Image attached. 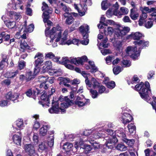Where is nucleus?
Listing matches in <instances>:
<instances>
[{
    "instance_id": "1",
    "label": "nucleus",
    "mask_w": 156,
    "mask_h": 156,
    "mask_svg": "<svg viewBox=\"0 0 156 156\" xmlns=\"http://www.w3.org/2000/svg\"><path fill=\"white\" fill-rule=\"evenodd\" d=\"M45 32L46 37V44L48 45L52 44L53 47L57 46V42H59L60 44L67 45L72 44L78 45L79 42V40L76 39H74L72 41L70 39L68 40V30L66 29L63 31V28L58 24L53 27L50 31L47 29Z\"/></svg>"
},
{
    "instance_id": "2",
    "label": "nucleus",
    "mask_w": 156,
    "mask_h": 156,
    "mask_svg": "<svg viewBox=\"0 0 156 156\" xmlns=\"http://www.w3.org/2000/svg\"><path fill=\"white\" fill-rule=\"evenodd\" d=\"M72 103L71 101L70 100L63 103L60 100L55 101L53 100L52 102V107L48 109V111L51 114H58L60 112L64 113L66 112L65 109Z\"/></svg>"
},
{
    "instance_id": "3",
    "label": "nucleus",
    "mask_w": 156,
    "mask_h": 156,
    "mask_svg": "<svg viewBox=\"0 0 156 156\" xmlns=\"http://www.w3.org/2000/svg\"><path fill=\"white\" fill-rule=\"evenodd\" d=\"M136 90L139 91V93L141 98L146 101L149 99L148 94L151 93L150 85L148 82H145L144 84L141 82L140 83L136 84L135 88Z\"/></svg>"
},
{
    "instance_id": "4",
    "label": "nucleus",
    "mask_w": 156,
    "mask_h": 156,
    "mask_svg": "<svg viewBox=\"0 0 156 156\" xmlns=\"http://www.w3.org/2000/svg\"><path fill=\"white\" fill-rule=\"evenodd\" d=\"M42 4V10L44 11L43 13V21L45 23V25L46 27L45 31L48 27V31H50V30H49L50 27L52 24V23L51 21L49 20H48L49 17V14L52 13V9L49 8L47 4L44 2H43Z\"/></svg>"
},
{
    "instance_id": "5",
    "label": "nucleus",
    "mask_w": 156,
    "mask_h": 156,
    "mask_svg": "<svg viewBox=\"0 0 156 156\" xmlns=\"http://www.w3.org/2000/svg\"><path fill=\"white\" fill-rule=\"evenodd\" d=\"M137 48L136 46L135 47L129 46L127 47L126 50V55L122 54L123 57H126L128 56H130L133 59H137L140 55V50H137Z\"/></svg>"
},
{
    "instance_id": "6",
    "label": "nucleus",
    "mask_w": 156,
    "mask_h": 156,
    "mask_svg": "<svg viewBox=\"0 0 156 156\" xmlns=\"http://www.w3.org/2000/svg\"><path fill=\"white\" fill-rule=\"evenodd\" d=\"M89 26L86 24H83L79 27V30L82 34L83 40L81 41V43L83 45H87L89 42L88 37Z\"/></svg>"
},
{
    "instance_id": "7",
    "label": "nucleus",
    "mask_w": 156,
    "mask_h": 156,
    "mask_svg": "<svg viewBox=\"0 0 156 156\" xmlns=\"http://www.w3.org/2000/svg\"><path fill=\"white\" fill-rule=\"evenodd\" d=\"M108 134L110 135V137L106 143V146L108 148L112 149L115 144L118 142V140L116 137L112 136L114 134L113 131L111 129H107L105 130Z\"/></svg>"
},
{
    "instance_id": "8",
    "label": "nucleus",
    "mask_w": 156,
    "mask_h": 156,
    "mask_svg": "<svg viewBox=\"0 0 156 156\" xmlns=\"http://www.w3.org/2000/svg\"><path fill=\"white\" fill-rule=\"evenodd\" d=\"M124 130L123 128L120 129H119L115 131V134L116 135L122 138V140L126 144L129 146H132L135 142V140L133 139H128L126 137V134L124 133Z\"/></svg>"
},
{
    "instance_id": "9",
    "label": "nucleus",
    "mask_w": 156,
    "mask_h": 156,
    "mask_svg": "<svg viewBox=\"0 0 156 156\" xmlns=\"http://www.w3.org/2000/svg\"><path fill=\"white\" fill-rule=\"evenodd\" d=\"M37 58L34 62V65L35 66V72L38 73L40 71V68L41 64L43 63L44 61V55L42 53L38 52L37 53L34 58Z\"/></svg>"
},
{
    "instance_id": "10",
    "label": "nucleus",
    "mask_w": 156,
    "mask_h": 156,
    "mask_svg": "<svg viewBox=\"0 0 156 156\" xmlns=\"http://www.w3.org/2000/svg\"><path fill=\"white\" fill-rule=\"evenodd\" d=\"M83 139L81 138L80 139V141H77L75 142L74 146L75 147L77 150L79 147L84 150L85 153H88L92 149V148L89 145L84 144H83ZM84 140V141H85Z\"/></svg>"
},
{
    "instance_id": "11",
    "label": "nucleus",
    "mask_w": 156,
    "mask_h": 156,
    "mask_svg": "<svg viewBox=\"0 0 156 156\" xmlns=\"http://www.w3.org/2000/svg\"><path fill=\"white\" fill-rule=\"evenodd\" d=\"M23 149L30 156H37L34 145L32 144H25L24 146Z\"/></svg>"
},
{
    "instance_id": "12",
    "label": "nucleus",
    "mask_w": 156,
    "mask_h": 156,
    "mask_svg": "<svg viewBox=\"0 0 156 156\" xmlns=\"http://www.w3.org/2000/svg\"><path fill=\"white\" fill-rule=\"evenodd\" d=\"M23 2L21 0H11V3L9 4V6L14 10L18 9L23 10L24 7Z\"/></svg>"
},
{
    "instance_id": "13",
    "label": "nucleus",
    "mask_w": 156,
    "mask_h": 156,
    "mask_svg": "<svg viewBox=\"0 0 156 156\" xmlns=\"http://www.w3.org/2000/svg\"><path fill=\"white\" fill-rule=\"evenodd\" d=\"M129 30L130 28L128 27H119V29L117 30L115 34L119 38H121Z\"/></svg>"
},
{
    "instance_id": "14",
    "label": "nucleus",
    "mask_w": 156,
    "mask_h": 156,
    "mask_svg": "<svg viewBox=\"0 0 156 156\" xmlns=\"http://www.w3.org/2000/svg\"><path fill=\"white\" fill-rule=\"evenodd\" d=\"M75 103L79 107H81L89 104L90 100L89 99H86L84 98L78 96L75 101Z\"/></svg>"
},
{
    "instance_id": "15",
    "label": "nucleus",
    "mask_w": 156,
    "mask_h": 156,
    "mask_svg": "<svg viewBox=\"0 0 156 156\" xmlns=\"http://www.w3.org/2000/svg\"><path fill=\"white\" fill-rule=\"evenodd\" d=\"M131 115L126 112H122L120 119L123 124H126L130 122L132 120Z\"/></svg>"
},
{
    "instance_id": "16",
    "label": "nucleus",
    "mask_w": 156,
    "mask_h": 156,
    "mask_svg": "<svg viewBox=\"0 0 156 156\" xmlns=\"http://www.w3.org/2000/svg\"><path fill=\"white\" fill-rule=\"evenodd\" d=\"M41 101H39V103L43 107H48L50 103L49 97H47L46 94L44 93L41 95Z\"/></svg>"
},
{
    "instance_id": "17",
    "label": "nucleus",
    "mask_w": 156,
    "mask_h": 156,
    "mask_svg": "<svg viewBox=\"0 0 156 156\" xmlns=\"http://www.w3.org/2000/svg\"><path fill=\"white\" fill-rule=\"evenodd\" d=\"M19 133V135L17 134L13 135L12 136V139L14 144L17 146H20L22 141V136L20 132Z\"/></svg>"
},
{
    "instance_id": "18",
    "label": "nucleus",
    "mask_w": 156,
    "mask_h": 156,
    "mask_svg": "<svg viewBox=\"0 0 156 156\" xmlns=\"http://www.w3.org/2000/svg\"><path fill=\"white\" fill-rule=\"evenodd\" d=\"M74 6L75 8L77 10L80 16H82L85 15V12L87 9L86 5L85 4H83V7L81 4L79 5L78 6L76 4H75Z\"/></svg>"
},
{
    "instance_id": "19",
    "label": "nucleus",
    "mask_w": 156,
    "mask_h": 156,
    "mask_svg": "<svg viewBox=\"0 0 156 156\" xmlns=\"http://www.w3.org/2000/svg\"><path fill=\"white\" fill-rule=\"evenodd\" d=\"M19 96V94L17 93L13 94L11 92H9L6 94L5 97L9 101V100L12 101L14 102L18 101L17 99Z\"/></svg>"
},
{
    "instance_id": "20",
    "label": "nucleus",
    "mask_w": 156,
    "mask_h": 156,
    "mask_svg": "<svg viewBox=\"0 0 156 156\" xmlns=\"http://www.w3.org/2000/svg\"><path fill=\"white\" fill-rule=\"evenodd\" d=\"M134 43L137 48H139V50H140V51L143 47L148 46L149 45L148 42L145 41L144 40L138 41L134 42Z\"/></svg>"
},
{
    "instance_id": "21",
    "label": "nucleus",
    "mask_w": 156,
    "mask_h": 156,
    "mask_svg": "<svg viewBox=\"0 0 156 156\" xmlns=\"http://www.w3.org/2000/svg\"><path fill=\"white\" fill-rule=\"evenodd\" d=\"M39 79L40 80V81L42 82L40 84V87H43L45 89H47L48 87L47 84H46V83L48 80V76H41L39 77Z\"/></svg>"
},
{
    "instance_id": "22",
    "label": "nucleus",
    "mask_w": 156,
    "mask_h": 156,
    "mask_svg": "<svg viewBox=\"0 0 156 156\" xmlns=\"http://www.w3.org/2000/svg\"><path fill=\"white\" fill-rule=\"evenodd\" d=\"M27 22L25 21L24 24L23 25L20 32L23 31V32H31L33 30L34 28V25L31 24H30L28 26L26 27Z\"/></svg>"
},
{
    "instance_id": "23",
    "label": "nucleus",
    "mask_w": 156,
    "mask_h": 156,
    "mask_svg": "<svg viewBox=\"0 0 156 156\" xmlns=\"http://www.w3.org/2000/svg\"><path fill=\"white\" fill-rule=\"evenodd\" d=\"M63 18L66 19L65 23L67 24H70L74 21V19L71 15L69 13H65L63 14Z\"/></svg>"
},
{
    "instance_id": "24",
    "label": "nucleus",
    "mask_w": 156,
    "mask_h": 156,
    "mask_svg": "<svg viewBox=\"0 0 156 156\" xmlns=\"http://www.w3.org/2000/svg\"><path fill=\"white\" fill-rule=\"evenodd\" d=\"M85 82L87 85L89 87H90L92 85L94 88L98 86L99 84L96 80L94 78H92L90 81L87 79L85 80Z\"/></svg>"
},
{
    "instance_id": "25",
    "label": "nucleus",
    "mask_w": 156,
    "mask_h": 156,
    "mask_svg": "<svg viewBox=\"0 0 156 156\" xmlns=\"http://www.w3.org/2000/svg\"><path fill=\"white\" fill-rule=\"evenodd\" d=\"M2 18L3 20H4V23L6 26L8 28L12 29L16 27V23L15 21L5 20V16H3Z\"/></svg>"
},
{
    "instance_id": "26",
    "label": "nucleus",
    "mask_w": 156,
    "mask_h": 156,
    "mask_svg": "<svg viewBox=\"0 0 156 156\" xmlns=\"http://www.w3.org/2000/svg\"><path fill=\"white\" fill-rule=\"evenodd\" d=\"M38 73H35V69L34 73L32 72L28 71L26 74V80L27 81H28L34 78L35 76Z\"/></svg>"
},
{
    "instance_id": "27",
    "label": "nucleus",
    "mask_w": 156,
    "mask_h": 156,
    "mask_svg": "<svg viewBox=\"0 0 156 156\" xmlns=\"http://www.w3.org/2000/svg\"><path fill=\"white\" fill-rule=\"evenodd\" d=\"M49 128V126L48 125H43L40 129V135L42 136H45L47 134Z\"/></svg>"
},
{
    "instance_id": "28",
    "label": "nucleus",
    "mask_w": 156,
    "mask_h": 156,
    "mask_svg": "<svg viewBox=\"0 0 156 156\" xmlns=\"http://www.w3.org/2000/svg\"><path fill=\"white\" fill-rule=\"evenodd\" d=\"M143 37H144L143 34L139 32L132 33L129 36V38L138 40Z\"/></svg>"
},
{
    "instance_id": "29",
    "label": "nucleus",
    "mask_w": 156,
    "mask_h": 156,
    "mask_svg": "<svg viewBox=\"0 0 156 156\" xmlns=\"http://www.w3.org/2000/svg\"><path fill=\"white\" fill-rule=\"evenodd\" d=\"M48 73L50 75H54L55 76H61L62 74V72L61 69L51 70L48 72Z\"/></svg>"
},
{
    "instance_id": "30",
    "label": "nucleus",
    "mask_w": 156,
    "mask_h": 156,
    "mask_svg": "<svg viewBox=\"0 0 156 156\" xmlns=\"http://www.w3.org/2000/svg\"><path fill=\"white\" fill-rule=\"evenodd\" d=\"M52 66V63L51 61H46L44 62L42 69L44 72H45L50 69L51 68Z\"/></svg>"
},
{
    "instance_id": "31",
    "label": "nucleus",
    "mask_w": 156,
    "mask_h": 156,
    "mask_svg": "<svg viewBox=\"0 0 156 156\" xmlns=\"http://www.w3.org/2000/svg\"><path fill=\"white\" fill-rule=\"evenodd\" d=\"M82 60L80 57L74 58L71 57L69 59V62L74 64L76 65L81 64Z\"/></svg>"
},
{
    "instance_id": "32",
    "label": "nucleus",
    "mask_w": 156,
    "mask_h": 156,
    "mask_svg": "<svg viewBox=\"0 0 156 156\" xmlns=\"http://www.w3.org/2000/svg\"><path fill=\"white\" fill-rule=\"evenodd\" d=\"M136 11L135 8H133L130 10V16L131 18L134 20H136L139 15V14L136 12Z\"/></svg>"
},
{
    "instance_id": "33",
    "label": "nucleus",
    "mask_w": 156,
    "mask_h": 156,
    "mask_svg": "<svg viewBox=\"0 0 156 156\" xmlns=\"http://www.w3.org/2000/svg\"><path fill=\"white\" fill-rule=\"evenodd\" d=\"M147 13L145 12H142L141 15L140 16V18L139 20V25L140 26H142L145 22V20L147 18Z\"/></svg>"
},
{
    "instance_id": "34",
    "label": "nucleus",
    "mask_w": 156,
    "mask_h": 156,
    "mask_svg": "<svg viewBox=\"0 0 156 156\" xmlns=\"http://www.w3.org/2000/svg\"><path fill=\"white\" fill-rule=\"evenodd\" d=\"M140 10L142 12H146L147 13H148L151 12H152V13L156 12V9L155 8H152L151 9H150L148 7H141L140 8Z\"/></svg>"
},
{
    "instance_id": "35",
    "label": "nucleus",
    "mask_w": 156,
    "mask_h": 156,
    "mask_svg": "<svg viewBox=\"0 0 156 156\" xmlns=\"http://www.w3.org/2000/svg\"><path fill=\"white\" fill-rule=\"evenodd\" d=\"M120 10V12L119 11L118 12H117L118 16L126 15L129 12L128 9L124 7H121Z\"/></svg>"
},
{
    "instance_id": "36",
    "label": "nucleus",
    "mask_w": 156,
    "mask_h": 156,
    "mask_svg": "<svg viewBox=\"0 0 156 156\" xmlns=\"http://www.w3.org/2000/svg\"><path fill=\"white\" fill-rule=\"evenodd\" d=\"M33 117L35 119V121H34V124L33 125V127L37 129L40 127V123L37 120L39 119V115H34L33 116Z\"/></svg>"
},
{
    "instance_id": "37",
    "label": "nucleus",
    "mask_w": 156,
    "mask_h": 156,
    "mask_svg": "<svg viewBox=\"0 0 156 156\" xmlns=\"http://www.w3.org/2000/svg\"><path fill=\"white\" fill-rule=\"evenodd\" d=\"M106 15L108 17L110 18L113 15L117 16V13L114 11L113 8H109L107 11Z\"/></svg>"
},
{
    "instance_id": "38",
    "label": "nucleus",
    "mask_w": 156,
    "mask_h": 156,
    "mask_svg": "<svg viewBox=\"0 0 156 156\" xmlns=\"http://www.w3.org/2000/svg\"><path fill=\"white\" fill-rule=\"evenodd\" d=\"M73 147V145L71 143H66L65 144L63 147V149L67 152L70 151L72 147Z\"/></svg>"
},
{
    "instance_id": "39",
    "label": "nucleus",
    "mask_w": 156,
    "mask_h": 156,
    "mask_svg": "<svg viewBox=\"0 0 156 156\" xmlns=\"http://www.w3.org/2000/svg\"><path fill=\"white\" fill-rule=\"evenodd\" d=\"M32 141L33 143L37 144L39 141V136L37 133H34L32 136Z\"/></svg>"
},
{
    "instance_id": "40",
    "label": "nucleus",
    "mask_w": 156,
    "mask_h": 156,
    "mask_svg": "<svg viewBox=\"0 0 156 156\" xmlns=\"http://www.w3.org/2000/svg\"><path fill=\"white\" fill-rule=\"evenodd\" d=\"M20 46V50L22 51H23L25 49H29V46L27 42L24 41L21 43Z\"/></svg>"
},
{
    "instance_id": "41",
    "label": "nucleus",
    "mask_w": 156,
    "mask_h": 156,
    "mask_svg": "<svg viewBox=\"0 0 156 156\" xmlns=\"http://www.w3.org/2000/svg\"><path fill=\"white\" fill-rule=\"evenodd\" d=\"M16 125L19 128V129H23L24 127V125L23 120L21 119H19L16 122Z\"/></svg>"
},
{
    "instance_id": "42",
    "label": "nucleus",
    "mask_w": 156,
    "mask_h": 156,
    "mask_svg": "<svg viewBox=\"0 0 156 156\" xmlns=\"http://www.w3.org/2000/svg\"><path fill=\"white\" fill-rule=\"evenodd\" d=\"M93 132V134H92L93 136H90V137H92L94 139H99L101 137H103V134L102 133H99L98 131H96L95 132Z\"/></svg>"
},
{
    "instance_id": "43",
    "label": "nucleus",
    "mask_w": 156,
    "mask_h": 156,
    "mask_svg": "<svg viewBox=\"0 0 156 156\" xmlns=\"http://www.w3.org/2000/svg\"><path fill=\"white\" fill-rule=\"evenodd\" d=\"M116 148L117 150L121 151H126L127 149L126 146L122 144H118L116 146Z\"/></svg>"
},
{
    "instance_id": "44",
    "label": "nucleus",
    "mask_w": 156,
    "mask_h": 156,
    "mask_svg": "<svg viewBox=\"0 0 156 156\" xmlns=\"http://www.w3.org/2000/svg\"><path fill=\"white\" fill-rule=\"evenodd\" d=\"M48 146L51 147L53 146L54 143V138L53 136H50L47 138Z\"/></svg>"
},
{
    "instance_id": "45",
    "label": "nucleus",
    "mask_w": 156,
    "mask_h": 156,
    "mask_svg": "<svg viewBox=\"0 0 156 156\" xmlns=\"http://www.w3.org/2000/svg\"><path fill=\"white\" fill-rule=\"evenodd\" d=\"M105 84L108 88L112 89L115 86V83L113 81H110L108 82H105Z\"/></svg>"
},
{
    "instance_id": "46",
    "label": "nucleus",
    "mask_w": 156,
    "mask_h": 156,
    "mask_svg": "<svg viewBox=\"0 0 156 156\" xmlns=\"http://www.w3.org/2000/svg\"><path fill=\"white\" fill-rule=\"evenodd\" d=\"M10 14L12 15V17H14L15 19L17 20L18 19H20L21 16L20 13H17L15 12H11Z\"/></svg>"
},
{
    "instance_id": "47",
    "label": "nucleus",
    "mask_w": 156,
    "mask_h": 156,
    "mask_svg": "<svg viewBox=\"0 0 156 156\" xmlns=\"http://www.w3.org/2000/svg\"><path fill=\"white\" fill-rule=\"evenodd\" d=\"M114 31L113 29L111 27H108L107 29H105L104 33L105 35H112Z\"/></svg>"
},
{
    "instance_id": "48",
    "label": "nucleus",
    "mask_w": 156,
    "mask_h": 156,
    "mask_svg": "<svg viewBox=\"0 0 156 156\" xmlns=\"http://www.w3.org/2000/svg\"><path fill=\"white\" fill-rule=\"evenodd\" d=\"M18 73V71L16 70L14 72L7 73L5 74V76L9 78H14Z\"/></svg>"
},
{
    "instance_id": "49",
    "label": "nucleus",
    "mask_w": 156,
    "mask_h": 156,
    "mask_svg": "<svg viewBox=\"0 0 156 156\" xmlns=\"http://www.w3.org/2000/svg\"><path fill=\"white\" fill-rule=\"evenodd\" d=\"M128 127L129 131L131 133H133L135 131L136 127L133 124L131 123L128 125Z\"/></svg>"
},
{
    "instance_id": "50",
    "label": "nucleus",
    "mask_w": 156,
    "mask_h": 156,
    "mask_svg": "<svg viewBox=\"0 0 156 156\" xmlns=\"http://www.w3.org/2000/svg\"><path fill=\"white\" fill-rule=\"evenodd\" d=\"M123 70V68H121L120 66H117L113 68V72L115 75L118 74L119 73L122 71Z\"/></svg>"
},
{
    "instance_id": "51",
    "label": "nucleus",
    "mask_w": 156,
    "mask_h": 156,
    "mask_svg": "<svg viewBox=\"0 0 156 156\" xmlns=\"http://www.w3.org/2000/svg\"><path fill=\"white\" fill-rule=\"evenodd\" d=\"M101 8L103 10H106L109 6V4L106 1H103L101 4Z\"/></svg>"
},
{
    "instance_id": "52",
    "label": "nucleus",
    "mask_w": 156,
    "mask_h": 156,
    "mask_svg": "<svg viewBox=\"0 0 156 156\" xmlns=\"http://www.w3.org/2000/svg\"><path fill=\"white\" fill-rule=\"evenodd\" d=\"M47 146L45 144V143L44 142H41L39 145V149L41 151H44L47 148Z\"/></svg>"
},
{
    "instance_id": "53",
    "label": "nucleus",
    "mask_w": 156,
    "mask_h": 156,
    "mask_svg": "<svg viewBox=\"0 0 156 156\" xmlns=\"http://www.w3.org/2000/svg\"><path fill=\"white\" fill-rule=\"evenodd\" d=\"M108 40V38L107 37H105L102 43H101L100 45L104 48H107L109 45L108 44H106Z\"/></svg>"
},
{
    "instance_id": "54",
    "label": "nucleus",
    "mask_w": 156,
    "mask_h": 156,
    "mask_svg": "<svg viewBox=\"0 0 156 156\" xmlns=\"http://www.w3.org/2000/svg\"><path fill=\"white\" fill-rule=\"evenodd\" d=\"M88 141L91 144H93V147L95 149H98L100 147V145L98 143H95V142H94V140H90V139H88Z\"/></svg>"
},
{
    "instance_id": "55",
    "label": "nucleus",
    "mask_w": 156,
    "mask_h": 156,
    "mask_svg": "<svg viewBox=\"0 0 156 156\" xmlns=\"http://www.w3.org/2000/svg\"><path fill=\"white\" fill-rule=\"evenodd\" d=\"M26 62L23 60L20 61L18 62V67L20 70L23 69L26 66Z\"/></svg>"
},
{
    "instance_id": "56",
    "label": "nucleus",
    "mask_w": 156,
    "mask_h": 156,
    "mask_svg": "<svg viewBox=\"0 0 156 156\" xmlns=\"http://www.w3.org/2000/svg\"><path fill=\"white\" fill-rule=\"evenodd\" d=\"M69 62V59H68L67 57H63L60 62V64L66 65Z\"/></svg>"
},
{
    "instance_id": "57",
    "label": "nucleus",
    "mask_w": 156,
    "mask_h": 156,
    "mask_svg": "<svg viewBox=\"0 0 156 156\" xmlns=\"http://www.w3.org/2000/svg\"><path fill=\"white\" fill-rule=\"evenodd\" d=\"M30 6V5L28 4L27 6V8L26 9V13L27 15L30 16H31L32 15V9L29 8Z\"/></svg>"
},
{
    "instance_id": "58",
    "label": "nucleus",
    "mask_w": 156,
    "mask_h": 156,
    "mask_svg": "<svg viewBox=\"0 0 156 156\" xmlns=\"http://www.w3.org/2000/svg\"><path fill=\"white\" fill-rule=\"evenodd\" d=\"M105 87L103 86H99V92L100 94H102L105 92V93H108V90H105Z\"/></svg>"
},
{
    "instance_id": "59",
    "label": "nucleus",
    "mask_w": 156,
    "mask_h": 156,
    "mask_svg": "<svg viewBox=\"0 0 156 156\" xmlns=\"http://www.w3.org/2000/svg\"><path fill=\"white\" fill-rule=\"evenodd\" d=\"M55 57L54 54L51 52L46 53L45 54V58H52Z\"/></svg>"
},
{
    "instance_id": "60",
    "label": "nucleus",
    "mask_w": 156,
    "mask_h": 156,
    "mask_svg": "<svg viewBox=\"0 0 156 156\" xmlns=\"http://www.w3.org/2000/svg\"><path fill=\"white\" fill-rule=\"evenodd\" d=\"M61 8L65 12V13H69V12L70 11V9L69 8L67 7L66 6L64 5V4L62 3H61Z\"/></svg>"
},
{
    "instance_id": "61",
    "label": "nucleus",
    "mask_w": 156,
    "mask_h": 156,
    "mask_svg": "<svg viewBox=\"0 0 156 156\" xmlns=\"http://www.w3.org/2000/svg\"><path fill=\"white\" fill-rule=\"evenodd\" d=\"M9 104V101L7 100H1L0 101V106L2 107H4L7 106Z\"/></svg>"
},
{
    "instance_id": "62",
    "label": "nucleus",
    "mask_w": 156,
    "mask_h": 156,
    "mask_svg": "<svg viewBox=\"0 0 156 156\" xmlns=\"http://www.w3.org/2000/svg\"><path fill=\"white\" fill-rule=\"evenodd\" d=\"M122 62L125 67H129L130 66V62L128 60H123Z\"/></svg>"
},
{
    "instance_id": "63",
    "label": "nucleus",
    "mask_w": 156,
    "mask_h": 156,
    "mask_svg": "<svg viewBox=\"0 0 156 156\" xmlns=\"http://www.w3.org/2000/svg\"><path fill=\"white\" fill-rule=\"evenodd\" d=\"M82 75L86 78V80L87 79H88V78L90 77V74L89 73H87V72H85V71H83L81 73Z\"/></svg>"
},
{
    "instance_id": "64",
    "label": "nucleus",
    "mask_w": 156,
    "mask_h": 156,
    "mask_svg": "<svg viewBox=\"0 0 156 156\" xmlns=\"http://www.w3.org/2000/svg\"><path fill=\"white\" fill-rule=\"evenodd\" d=\"M114 59V56H107L106 59L105 61L107 64H109L110 63L112 60Z\"/></svg>"
}]
</instances>
